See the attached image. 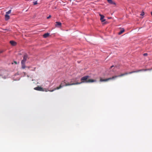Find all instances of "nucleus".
I'll return each instance as SVG.
<instances>
[{"label": "nucleus", "instance_id": "19", "mask_svg": "<svg viewBox=\"0 0 152 152\" xmlns=\"http://www.w3.org/2000/svg\"><path fill=\"white\" fill-rule=\"evenodd\" d=\"M144 15V12H142V13H141V14H140V15L142 16H143V15Z\"/></svg>", "mask_w": 152, "mask_h": 152}, {"label": "nucleus", "instance_id": "12", "mask_svg": "<svg viewBox=\"0 0 152 152\" xmlns=\"http://www.w3.org/2000/svg\"><path fill=\"white\" fill-rule=\"evenodd\" d=\"M25 63L21 62L22 66L21 68L23 69H24L26 67Z\"/></svg>", "mask_w": 152, "mask_h": 152}, {"label": "nucleus", "instance_id": "20", "mask_svg": "<svg viewBox=\"0 0 152 152\" xmlns=\"http://www.w3.org/2000/svg\"><path fill=\"white\" fill-rule=\"evenodd\" d=\"M51 16L50 15L47 18L48 19L50 18L51 17Z\"/></svg>", "mask_w": 152, "mask_h": 152}, {"label": "nucleus", "instance_id": "22", "mask_svg": "<svg viewBox=\"0 0 152 152\" xmlns=\"http://www.w3.org/2000/svg\"><path fill=\"white\" fill-rule=\"evenodd\" d=\"M148 54L147 53H145L143 54V55L145 56H147V55Z\"/></svg>", "mask_w": 152, "mask_h": 152}, {"label": "nucleus", "instance_id": "9", "mask_svg": "<svg viewBox=\"0 0 152 152\" xmlns=\"http://www.w3.org/2000/svg\"><path fill=\"white\" fill-rule=\"evenodd\" d=\"M55 26L56 27H60L61 26V22H56Z\"/></svg>", "mask_w": 152, "mask_h": 152}, {"label": "nucleus", "instance_id": "8", "mask_svg": "<svg viewBox=\"0 0 152 152\" xmlns=\"http://www.w3.org/2000/svg\"><path fill=\"white\" fill-rule=\"evenodd\" d=\"M28 58V56L27 54H25L23 57V59L21 61V62L25 63L26 61L27 60V58Z\"/></svg>", "mask_w": 152, "mask_h": 152}, {"label": "nucleus", "instance_id": "13", "mask_svg": "<svg viewBox=\"0 0 152 152\" xmlns=\"http://www.w3.org/2000/svg\"><path fill=\"white\" fill-rule=\"evenodd\" d=\"M108 2L111 4H115V3L112 0H107Z\"/></svg>", "mask_w": 152, "mask_h": 152}, {"label": "nucleus", "instance_id": "10", "mask_svg": "<svg viewBox=\"0 0 152 152\" xmlns=\"http://www.w3.org/2000/svg\"><path fill=\"white\" fill-rule=\"evenodd\" d=\"M99 15L101 17L100 20L102 21V22H103L105 20L104 19V16L103 15H102L101 14H99Z\"/></svg>", "mask_w": 152, "mask_h": 152}, {"label": "nucleus", "instance_id": "23", "mask_svg": "<svg viewBox=\"0 0 152 152\" xmlns=\"http://www.w3.org/2000/svg\"><path fill=\"white\" fill-rule=\"evenodd\" d=\"M114 66L113 65L110 67V68L111 69Z\"/></svg>", "mask_w": 152, "mask_h": 152}, {"label": "nucleus", "instance_id": "30", "mask_svg": "<svg viewBox=\"0 0 152 152\" xmlns=\"http://www.w3.org/2000/svg\"><path fill=\"white\" fill-rule=\"evenodd\" d=\"M45 91H47V90H45Z\"/></svg>", "mask_w": 152, "mask_h": 152}, {"label": "nucleus", "instance_id": "24", "mask_svg": "<svg viewBox=\"0 0 152 152\" xmlns=\"http://www.w3.org/2000/svg\"><path fill=\"white\" fill-rule=\"evenodd\" d=\"M14 63H15V64H17V62H16V61H14Z\"/></svg>", "mask_w": 152, "mask_h": 152}, {"label": "nucleus", "instance_id": "27", "mask_svg": "<svg viewBox=\"0 0 152 152\" xmlns=\"http://www.w3.org/2000/svg\"><path fill=\"white\" fill-rule=\"evenodd\" d=\"M151 15H152V12H151Z\"/></svg>", "mask_w": 152, "mask_h": 152}, {"label": "nucleus", "instance_id": "25", "mask_svg": "<svg viewBox=\"0 0 152 152\" xmlns=\"http://www.w3.org/2000/svg\"><path fill=\"white\" fill-rule=\"evenodd\" d=\"M1 32H4V31H2V30L1 31Z\"/></svg>", "mask_w": 152, "mask_h": 152}, {"label": "nucleus", "instance_id": "1", "mask_svg": "<svg viewBox=\"0 0 152 152\" xmlns=\"http://www.w3.org/2000/svg\"><path fill=\"white\" fill-rule=\"evenodd\" d=\"M89 76H86L84 77H83L81 78V82L79 83V84H80L83 83H93L95 82L96 81V80H93V79H88V78H89Z\"/></svg>", "mask_w": 152, "mask_h": 152}, {"label": "nucleus", "instance_id": "2", "mask_svg": "<svg viewBox=\"0 0 152 152\" xmlns=\"http://www.w3.org/2000/svg\"><path fill=\"white\" fill-rule=\"evenodd\" d=\"M65 82L64 81H63L61 82V83L60 85L59 86L57 87L56 88H55L54 89L52 90H50L49 91L50 92H53L54 90H58L59 89L63 87H64L65 86Z\"/></svg>", "mask_w": 152, "mask_h": 152}, {"label": "nucleus", "instance_id": "4", "mask_svg": "<svg viewBox=\"0 0 152 152\" xmlns=\"http://www.w3.org/2000/svg\"><path fill=\"white\" fill-rule=\"evenodd\" d=\"M133 71H132V72H130L129 73H127V72H126L124 73H123V74H121L119 75H118V76H113V77H112V78L113 79H114L115 78H117V77H122V76H123L125 75H127L128 74H131V73H130L131 72H132Z\"/></svg>", "mask_w": 152, "mask_h": 152}, {"label": "nucleus", "instance_id": "15", "mask_svg": "<svg viewBox=\"0 0 152 152\" xmlns=\"http://www.w3.org/2000/svg\"><path fill=\"white\" fill-rule=\"evenodd\" d=\"M125 30L124 28H123L120 32H119L118 33V34L121 35L122 34L124 31Z\"/></svg>", "mask_w": 152, "mask_h": 152}, {"label": "nucleus", "instance_id": "26", "mask_svg": "<svg viewBox=\"0 0 152 152\" xmlns=\"http://www.w3.org/2000/svg\"><path fill=\"white\" fill-rule=\"evenodd\" d=\"M28 67V69H29V68H30V67L29 66H28V67Z\"/></svg>", "mask_w": 152, "mask_h": 152}, {"label": "nucleus", "instance_id": "14", "mask_svg": "<svg viewBox=\"0 0 152 152\" xmlns=\"http://www.w3.org/2000/svg\"><path fill=\"white\" fill-rule=\"evenodd\" d=\"M49 35H50L49 33H48L45 34L43 35V37L44 38H47L48 37Z\"/></svg>", "mask_w": 152, "mask_h": 152}, {"label": "nucleus", "instance_id": "18", "mask_svg": "<svg viewBox=\"0 0 152 152\" xmlns=\"http://www.w3.org/2000/svg\"><path fill=\"white\" fill-rule=\"evenodd\" d=\"M33 3L34 5H35L37 4V1H34L33 2Z\"/></svg>", "mask_w": 152, "mask_h": 152}, {"label": "nucleus", "instance_id": "21", "mask_svg": "<svg viewBox=\"0 0 152 152\" xmlns=\"http://www.w3.org/2000/svg\"><path fill=\"white\" fill-rule=\"evenodd\" d=\"M7 74L6 75H5V76H4V77H3V78H4V79L6 78V77L7 76Z\"/></svg>", "mask_w": 152, "mask_h": 152}, {"label": "nucleus", "instance_id": "29", "mask_svg": "<svg viewBox=\"0 0 152 152\" xmlns=\"http://www.w3.org/2000/svg\"><path fill=\"white\" fill-rule=\"evenodd\" d=\"M2 30H4L3 29H2Z\"/></svg>", "mask_w": 152, "mask_h": 152}, {"label": "nucleus", "instance_id": "7", "mask_svg": "<svg viewBox=\"0 0 152 152\" xmlns=\"http://www.w3.org/2000/svg\"><path fill=\"white\" fill-rule=\"evenodd\" d=\"M113 79L112 78V77H110L107 79H102V78H100V81L101 82H102V81H107L109 80H110Z\"/></svg>", "mask_w": 152, "mask_h": 152}, {"label": "nucleus", "instance_id": "16", "mask_svg": "<svg viewBox=\"0 0 152 152\" xmlns=\"http://www.w3.org/2000/svg\"><path fill=\"white\" fill-rule=\"evenodd\" d=\"M10 16L7 14L5 15V19L6 20H8L10 19Z\"/></svg>", "mask_w": 152, "mask_h": 152}, {"label": "nucleus", "instance_id": "17", "mask_svg": "<svg viewBox=\"0 0 152 152\" xmlns=\"http://www.w3.org/2000/svg\"><path fill=\"white\" fill-rule=\"evenodd\" d=\"M11 10H10L9 11L6 12V14L8 15L11 13Z\"/></svg>", "mask_w": 152, "mask_h": 152}, {"label": "nucleus", "instance_id": "3", "mask_svg": "<svg viewBox=\"0 0 152 152\" xmlns=\"http://www.w3.org/2000/svg\"><path fill=\"white\" fill-rule=\"evenodd\" d=\"M152 70V68H151V69H139V70H137L136 71H133L132 72H131L130 73H137V72H141V71H151Z\"/></svg>", "mask_w": 152, "mask_h": 152}, {"label": "nucleus", "instance_id": "5", "mask_svg": "<svg viewBox=\"0 0 152 152\" xmlns=\"http://www.w3.org/2000/svg\"><path fill=\"white\" fill-rule=\"evenodd\" d=\"M79 83H78V82H76V83H72V81H71L70 83H65V86H71L72 85H77L79 84Z\"/></svg>", "mask_w": 152, "mask_h": 152}, {"label": "nucleus", "instance_id": "6", "mask_svg": "<svg viewBox=\"0 0 152 152\" xmlns=\"http://www.w3.org/2000/svg\"><path fill=\"white\" fill-rule=\"evenodd\" d=\"M34 89L35 90H37V91H44V89L42 88L41 87L39 86H38L36 87H35L34 88Z\"/></svg>", "mask_w": 152, "mask_h": 152}, {"label": "nucleus", "instance_id": "11", "mask_svg": "<svg viewBox=\"0 0 152 152\" xmlns=\"http://www.w3.org/2000/svg\"><path fill=\"white\" fill-rule=\"evenodd\" d=\"M10 43L12 45L14 46L16 45L17 44L16 42L13 41H10Z\"/></svg>", "mask_w": 152, "mask_h": 152}, {"label": "nucleus", "instance_id": "28", "mask_svg": "<svg viewBox=\"0 0 152 152\" xmlns=\"http://www.w3.org/2000/svg\"><path fill=\"white\" fill-rule=\"evenodd\" d=\"M2 51H1V50L0 53H2Z\"/></svg>", "mask_w": 152, "mask_h": 152}]
</instances>
